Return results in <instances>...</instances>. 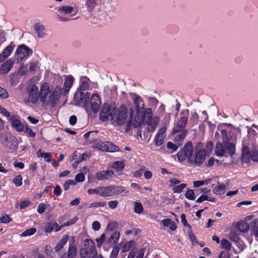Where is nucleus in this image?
<instances>
[{"label": "nucleus", "instance_id": "obj_42", "mask_svg": "<svg viewBox=\"0 0 258 258\" xmlns=\"http://www.w3.org/2000/svg\"><path fill=\"white\" fill-rule=\"evenodd\" d=\"M186 184L181 183L178 185L175 186L173 188V191L174 193H180L182 190L186 187Z\"/></svg>", "mask_w": 258, "mask_h": 258}, {"label": "nucleus", "instance_id": "obj_3", "mask_svg": "<svg viewBox=\"0 0 258 258\" xmlns=\"http://www.w3.org/2000/svg\"><path fill=\"white\" fill-rule=\"evenodd\" d=\"M58 14L56 15L57 19L60 22H67L71 20L69 17H74L77 15L78 9L77 7L69 5H63L55 9Z\"/></svg>", "mask_w": 258, "mask_h": 258}, {"label": "nucleus", "instance_id": "obj_13", "mask_svg": "<svg viewBox=\"0 0 258 258\" xmlns=\"http://www.w3.org/2000/svg\"><path fill=\"white\" fill-rule=\"evenodd\" d=\"M97 147L98 149L108 152H114L119 150V147L110 142L99 141L97 143Z\"/></svg>", "mask_w": 258, "mask_h": 258}, {"label": "nucleus", "instance_id": "obj_44", "mask_svg": "<svg viewBox=\"0 0 258 258\" xmlns=\"http://www.w3.org/2000/svg\"><path fill=\"white\" fill-rule=\"evenodd\" d=\"M225 188V185L221 184L217 185L213 189V192L217 195H220L221 192L224 190Z\"/></svg>", "mask_w": 258, "mask_h": 258}, {"label": "nucleus", "instance_id": "obj_30", "mask_svg": "<svg viewBox=\"0 0 258 258\" xmlns=\"http://www.w3.org/2000/svg\"><path fill=\"white\" fill-rule=\"evenodd\" d=\"M35 30L37 33V36L39 37L42 38L45 36L44 30L45 29V26L39 23H36L34 25Z\"/></svg>", "mask_w": 258, "mask_h": 258}, {"label": "nucleus", "instance_id": "obj_43", "mask_svg": "<svg viewBox=\"0 0 258 258\" xmlns=\"http://www.w3.org/2000/svg\"><path fill=\"white\" fill-rule=\"evenodd\" d=\"M194 195V190L192 189H188L186 191L185 194V197H186V198L189 200H194L196 198Z\"/></svg>", "mask_w": 258, "mask_h": 258}, {"label": "nucleus", "instance_id": "obj_51", "mask_svg": "<svg viewBox=\"0 0 258 258\" xmlns=\"http://www.w3.org/2000/svg\"><path fill=\"white\" fill-rule=\"evenodd\" d=\"M28 134V135L31 138H35L36 134L34 132H33L32 129L28 127L27 125H25V130L23 131Z\"/></svg>", "mask_w": 258, "mask_h": 258}, {"label": "nucleus", "instance_id": "obj_39", "mask_svg": "<svg viewBox=\"0 0 258 258\" xmlns=\"http://www.w3.org/2000/svg\"><path fill=\"white\" fill-rule=\"evenodd\" d=\"M119 250V246L117 245H114L110 254L109 258H117Z\"/></svg>", "mask_w": 258, "mask_h": 258}, {"label": "nucleus", "instance_id": "obj_1", "mask_svg": "<svg viewBox=\"0 0 258 258\" xmlns=\"http://www.w3.org/2000/svg\"><path fill=\"white\" fill-rule=\"evenodd\" d=\"M74 79L71 76H67L65 79L63 88L60 86L54 87L49 83H43L40 88L39 100L42 103L47 102L54 107L59 101L61 96L66 95L72 87Z\"/></svg>", "mask_w": 258, "mask_h": 258}, {"label": "nucleus", "instance_id": "obj_21", "mask_svg": "<svg viewBox=\"0 0 258 258\" xmlns=\"http://www.w3.org/2000/svg\"><path fill=\"white\" fill-rule=\"evenodd\" d=\"M147 118L144 114L141 113V115L138 114V113H137L136 115H135L132 122V125L133 127L135 128L139 127L141 125L142 123L143 122L145 119H146ZM128 126H131L132 124L130 125V122H127Z\"/></svg>", "mask_w": 258, "mask_h": 258}, {"label": "nucleus", "instance_id": "obj_14", "mask_svg": "<svg viewBox=\"0 0 258 258\" xmlns=\"http://www.w3.org/2000/svg\"><path fill=\"white\" fill-rule=\"evenodd\" d=\"M126 117L127 109L124 106H121L117 110L116 109L115 118L118 125L123 124L125 122Z\"/></svg>", "mask_w": 258, "mask_h": 258}, {"label": "nucleus", "instance_id": "obj_2", "mask_svg": "<svg viewBox=\"0 0 258 258\" xmlns=\"http://www.w3.org/2000/svg\"><path fill=\"white\" fill-rule=\"evenodd\" d=\"M113 0H85V6L89 12L94 10L99 12V15L104 17L108 13L115 11V5L113 4Z\"/></svg>", "mask_w": 258, "mask_h": 258}, {"label": "nucleus", "instance_id": "obj_28", "mask_svg": "<svg viewBox=\"0 0 258 258\" xmlns=\"http://www.w3.org/2000/svg\"><path fill=\"white\" fill-rule=\"evenodd\" d=\"M175 137L174 141L176 144L179 146L182 145V142L187 135L186 130H181Z\"/></svg>", "mask_w": 258, "mask_h": 258}, {"label": "nucleus", "instance_id": "obj_45", "mask_svg": "<svg viewBox=\"0 0 258 258\" xmlns=\"http://www.w3.org/2000/svg\"><path fill=\"white\" fill-rule=\"evenodd\" d=\"M81 258H89L90 254L88 248H82L80 251Z\"/></svg>", "mask_w": 258, "mask_h": 258}, {"label": "nucleus", "instance_id": "obj_4", "mask_svg": "<svg viewBox=\"0 0 258 258\" xmlns=\"http://www.w3.org/2000/svg\"><path fill=\"white\" fill-rule=\"evenodd\" d=\"M235 152V145L230 142L217 143L215 148V153L219 157L232 156Z\"/></svg>", "mask_w": 258, "mask_h": 258}, {"label": "nucleus", "instance_id": "obj_8", "mask_svg": "<svg viewBox=\"0 0 258 258\" xmlns=\"http://www.w3.org/2000/svg\"><path fill=\"white\" fill-rule=\"evenodd\" d=\"M189 110L187 109L182 110L180 112V117L177 120L175 126L173 130V133L176 134L179 133L181 130H183L185 127L188 120Z\"/></svg>", "mask_w": 258, "mask_h": 258}, {"label": "nucleus", "instance_id": "obj_40", "mask_svg": "<svg viewBox=\"0 0 258 258\" xmlns=\"http://www.w3.org/2000/svg\"><path fill=\"white\" fill-rule=\"evenodd\" d=\"M221 247L223 249L230 250L231 247V244L228 240L223 239L221 241Z\"/></svg>", "mask_w": 258, "mask_h": 258}, {"label": "nucleus", "instance_id": "obj_18", "mask_svg": "<svg viewBox=\"0 0 258 258\" xmlns=\"http://www.w3.org/2000/svg\"><path fill=\"white\" fill-rule=\"evenodd\" d=\"M166 131V127L165 126H163L158 130L154 140L156 146H160L164 143L166 136L165 134Z\"/></svg>", "mask_w": 258, "mask_h": 258}, {"label": "nucleus", "instance_id": "obj_41", "mask_svg": "<svg viewBox=\"0 0 258 258\" xmlns=\"http://www.w3.org/2000/svg\"><path fill=\"white\" fill-rule=\"evenodd\" d=\"M134 212L137 214H141L143 212V207L142 205L138 202L134 203Z\"/></svg>", "mask_w": 258, "mask_h": 258}, {"label": "nucleus", "instance_id": "obj_22", "mask_svg": "<svg viewBox=\"0 0 258 258\" xmlns=\"http://www.w3.org/2000/svg\"><path fill=\"white\" fill-rule=\"evenodd\" d=\"M148 123L147 130L149 132H153L156 128V126L159 121V118L158 116H155L150 118H146Z\"/></svg>", "mask_w": 258, "mask_h": 258}, {"label": "nucleus", "instance_id": "obj_55", "mask_svg": "<svg viewBox=\"0 0 258 258\" xmlns=\"http://www.w3.org/2000/svg\"><path fill=\"white\" fill-rule=\"evenodd\" d=\"M39 69L37 62L30 63L29 70L31 72H36Z\"/></svg>", "mask_w": 258, "mask_h": 258}, {"label": "nucleus", "instance_id": "obj_10", "mask_svg": "<svg viewBox=\"0 0 258 258\" xmlns=\"http://www.w3.org/2000/svg\"><path fill=\"white\" fill-rule=\"evenodd\" d=\"M89 95L88 93H85L83 91L78 90L74 95L75 102L78 104H83L88 113L90 112V108L88 105Z\"/></svg>", "mask_w": 258, "mask_h": 258}, {"label": "nucleus", "instance_id": "obj_53", "mask_svg": "<svg viewBox=\"0 0 258 258\" xmlns=\"http://www.w3.org/2000/svg\"><path fill=\"white\" fill-rule=\"evenodd\" d=\"M212 149L213 144L212 142H208L206 145V149H204L206 150V154L208 155H209L212 152Z\"/></svg>", "mask_w": 258, "mask_h": 258}, {"label": "nucleus", "instance_id": "obj_49", "mask_svg": "<svg viewBox=\"0 0 258 258\" xmlns=\"http://www.w3.org/2000/svg\"><path fill=\"white\" fill-rule=\"evenodd\" d=\"M210 179L206 180H199V181H195L193 182V184L194 187H200L205 184H208Z\"/></svg>", "mask_w": 258, "mask_h": 258}, {"label": "nucleus", "instance_id": "obj_20", "mask_svg": "<svg viewBox=\"0 0 258 258\" xmlns=\"http://www.w3.org/2000/svg\"><path fill=\"white\" fill-rule=\"evenodd\" d=\"M9 120L12 121V125L16 131L22 132L25 130V125L17 118V116L15 114L12 115V117L10 118Z\"/></svg>", "mask_w": 258, "mask_h": 258}, {"label": "nucleus", "instance_id": "obj_60", "mask_svg": "<svg viewBox=\"0 0 258 258\" xmlns=\"http://www.w3.org/2000/svg\"><path fill=\"white\" fill-rule=\"evenodd\" d=\"M78 218L77 217H75L72 219H70L68 220L66 223H64L62 226L63 227L66 226H70L73 224H74L78 220Z\"/></svg>", "mask_w": 258, "mask_h": 258}, {"label": "nucleus", "instance_id": "obj_56", "mask_svg": "<svg viewBox=\"0 0 258 258\" xmlns=\"http://www.w3.org/2000/svg\"><path fill=\"white\" fill-rule=\"evenodd\" d=\"M0 113L7 117L9 120L12 117V115H11L10 113L3 107H2L0 109Z\"/></svg>", "mask_w": 258, "mask_h": 258}, {"label": "nucleus", "instance_id": "obj_9", "mask_svg": "<svg viewBox=\"0 0 258 258\" xmlns=\"http://www.w3.org/2000/svg\"><path fill=\"white\" fill-rule=\"evenodd\" d=\"M193 153V148L191 142H187L184 147L178 152L176 156L179 162H182L186 159H188L192 157Z\"/></svg>", "mask_w": 258, "mask_h": 258}, {"label": "nucleus", "instance_id": "obj_11", "mask_svg": "<svg viewBox=\"0 0 258 258\" xmlns=\"http://www.w3.org/2000/svg\"><path fill=\"white\" fill-rule=\"evenodd\" d=\"M207 155L205 149H199L196 152L195 156L189 158V162L192 165H200L204 162Z\"/></svg>", "mask_w": 258, "mask_h": 258}, {"label": "nucleus", "instance_id": "obj_47", "mask_svg": "<svg viewBox=\"0 0 258 258\" xmlns=\"http://www.w3.org/2000/svg\"><path fill=\"white\" fill-rule=\"evenodd\" d=\"M229 238L231 240L234 242H237L239 240L238 235L234 231H232L230 233Z\"/></svg>", "mask_w": 258, "mask_h": 258}, {"label": "nucleus", "instance_id": "obj_33", "mask_svg": "<svg viewBox=\"0 0 258 258\" xmlns=\"http://www.w3.org/2000/svg\"><path fill=\"white\" fill-rule=\"evenodd\" d=\"M88 81L89 79L86 77L82 78L81 80V84L79 90L82 91L87 90L89 89Z\"/></svg>", "mask_w": 258, "mask_h": 258}, {"label": "nucleus", "instance_id": "obj_59", "mask_svg": "<svg viewBox=\"0 0 258 258\" xmlns=\"http://www.w3.org/2000/svg\"><path fill=\"white\" fill-rule=\"evenodd\" d=\"M87 192H88V194L89 195H92V194H95L97 195L98 196H99V193H100L99 186H98L95 188H94V189H92V188L88 189L87 190Z\"/></svg>", "mask_w": 258, "mask_h": 258}, {"label": "nucleus", "instance_id": "obj_37", "mask_svg": "<svg viewBox=\"0 0 258 258\" xmlns=\"http://www.w3.org/2000/svg\"><path fill=\"white\" fill-rule=\"evenodd\" d=\"M37 231L36 228H31L24 231L21 235V237L30 236L34 234Z\"/></svg>", "mask_w": 258, "mask_h": 258}, {"label": "nucleus", "instance_id": "obj_34", "mask_svg": "<svg viewBox=\"0 0 258 258\" xmlns=\"http://www.w3.org/2000/svg\"><path fill=\"white\" fill-rule=\"evenodd\" d=\"M252 224V233L255 236L256 240L258 241V220H253Z\"/></svg>", "mask_w": 258, "mask_h": 258}, {"label": "nucleus", "instance_id": "obj_32", "mask_svg": "<svg viewBox=\"0 0 258 258\" xmlns=\"http://www.w3.org/2000/svg\"><path fill=\"white\" fill-rule=\"evenodd\" d=\"M237 228L241 232H246L249 230L248 224L245 222L240 221L237 224Z\"/></svg>", "mask_w": 258, "mask_h": 258}, {"label": "nucleus", "instance_id": "obj_19", "mask_svg": "<svg viewBox=\"0 0 258 258\" xmlns=\"http://www.w3.org/2000/svg\"><path fill=\"white\" fill-rule=\"evenodd\" d=\"M114 173L111 170H103L97 172L95 174V178L98 180H108L111 178Z\"/></svg>", "mask_w": 258, "mask_h": 258}, {"label": "nucleus", "instance_id": "obj_48", "mask_svg": "<svg viewBox=\"0 0 258 258\" xmlns=\"http://www.w3.org/2000/svg\"><path fill=\"white\" fill-rule=\"evenodd\" d=\"M12 220V218L8 215H3L0 218V223L7 224Z\"/></svg>", "mask_w": 258, "mask_h": 258}, {"label": "nucleus", "instance_id": "obj_5", "mask_svg": "<svg viewBox=\"0 0 258 258\" xmlns=\"http://www.w3.org/2000/svg\"><path fill=\"white\" fill-rule=\"evenodd\" d=\"M133 101L134 103L137 113L138 114H144L148 118H150L153 116L151 108H147L145 109V102L140 96L137 94H134Z\"/></svg>", "mask_w": 258, "mask_h": 258}, {"label": "nucleus", "instance_id": "obj_36", "mask_svg": "<svg viewBox=\"0 0 258 258\" xmlns=\"http://www.w3.org/2000/svg\"><path fill=\"white\" fill-rule=\"evenodd\" d=\"M134 241L133 240H130L124 243L121 248V251L123 253L128 251L133 246Z\"/></svg>", "mask_w": 258, "mask_h": 258}, {"label": "nucleus", "instance_id": "obj_62", "mask_svg": "<svg viewBox=\"0 0 258 258\" xmlns=\"http://www.w3.org/2000/svg\"><path fill=\"white\" fill-rule=\"evenodd\" d=\"M199 120V116L198 114L196 112H194L192 114L190 120L192 121L195 124H197Z\"/></svg>", "mask_w": 258, "mask_h": 258}, {"label": "nucleus", "instance_id": "obj_7", "mask_svg": "<svg viewBox=\"0 0 258 258\" xmlns=\"http://www.w3.org/2000/svg\"><path fill=\"white\" fill-rule=\"evenodd\" d=\"M116 108L109 104H105L100 110V119L105 121L108 119L113 120L115 118Z\"/></svg>", "mask_w": 258, "mask_h": 258}, {"label": "nucleus", "instance_id": "obj_29", "mask_svg": "<svg viewBox=\"0 0 258 258\" xmlns=\"http://www.w3.org/2000/svg\"><path fill=\"white\" fill-rule=\"evenodd\" d=\"M69 239L68 235H64L62 239L59 241L54 247L55 251L57 252L59 251L67 243L68 240Z\"/></svg>", "mask_w": 258, "mask_h": 258}, {"label": "nucleus", "instance_id": "obj_24", "mask_svg": "<svg viewBox=\"0 0 258 258\" xmlns=\"http://www.w3.org/2000/svg\"><path fill=\"white\" fill-rule=\"evenodd\" d=\"M14 49V46L9 45L7 46L0 54V62H3L8 58Z\"/></svg>", "mask_w": 258, "mask_h": 258}, {"label": "nucleus", "instance_id": "obj_61", "mask_svg": "<svg viewBox=\"0 0 258 258\" xmlns=\"http://www.w3.org/2000/svg\"><path fill=\"white\" fill-rule=\"evenodd\" d=\"M46 209V207L45 204L43 203H40L37 208V211L39 214H42L44 212Z\"/></svg>", "mask_w": 258, "mask_h": 258}, {"label": "nucleus", "instance_id": "obj_6", "mask_svg": "<svg viewBox=\"0 0 258 258\" xmlns=\"http://www.w3.org/2000/svg\"><path fill=\"white\" fill-rule=\"evenodd\" d=\"M99 196L107 197L121 194L124 191V188L121 186L110 185L108 186H99Z\"/></svg>", "mask_w": 258, "mask_h": 258}, {"label": "nucleus", "instance_id": "obj_54", "mask_svg": "<svg viewBox=\"0 0 258 258\" xmlns=\"http://www.w3.org/2000/svg\"><path fill=\"white\" fill-rule=\"evenodd\" d=\"M9 97L8 92L0 87V98L6 99Z\"/></svg>", "mask_w": 258, "mask_h": 258}, {"label": "nucleus", "instance_id": "obj_26", "mask_svg": "<svg viewBox=\"0 0 258 258\" xmlns=\"http://www.w3.org/2000/svg\"><path fill=\"white\" fill-rule=\"evenodd\" d=\"M62 227V225L59 226L58 224L56 222H50L45 226V232L46 233H50L53 230H54L55 231L57 232L60 231Z\"/></svg>", "mask_w": 258, "mask_h": 258}, {"label": "nucleus", "instance_id": "obj_50", "mask_svg": "<svg viewBox=\"0 0 258 258\" xmlns=\"http://www.w3.org/2000/svg\"><path fill=\"white\" fill-rule=\"evenodd\" d=\"M14 183L17 186H20L22 184V177L21 175L17 176L13 180Z\"/></svg>", "mask_w": 258, "mask_h": 258}, {"label": "nucleus", "instance_id": "obj_46", "mask_svg": "<svg viewBox=\"0 0 258 258\" xmlns=\"http://www.w3.org/2000/svg\"><path fill=\"white\" fill-rule=\"evenodd\" d=\"M106 205V203L105 202H93L90 204L89 206V208H93V207H104Z\"/></svg>", "mask_w": 258, "mask_h": 258}, {"label": "nucleus", "instance_id": "obj_17", "mask_svg": "<svg viewBox=\"0 0 258 258\" xmlns=\"http://www.w3.org/2000/svg\"><path fill=\"white\" fill-rule=\"evenodd\" d=\"M120 234L118 231L113 232L108 239L105 242V245L103 246L104 249L108 251L109 247H106V245H108L109 246L113 245V244L116 245L119 240Z\"/></svg>", "mask_w": 258, "mask_h": 258}, {"label": "nucleus", "instance_id": "obj_27", "mask_svg": "<svg viewBox=\"0 0 258 258\" xmlns=\"http://www.w3.org/2000/svg\"><path fill=\"white\" fill-rule=\"evenodd\" d=\"M250 159L251 154L250 150L247 147L244 146L242 149L241 160L243 162L247 163L250 161Z\"/></svg>", "mask_w": 258, "mask_h": 258}, {"label": "nucleus", "instance_id": "obj_16", "mask_svg": "<svg viewBox=\"0 0 258 258\" xmlns=\"http://www.w3.org/2000/svg\"><path fill=\"white\" fill-rule=\"evenodd\" d=\"M90 104V107L89 108L90 111H92L94 113L97 112L101 104V100L97 93H94L92 95ZM88 105L89 106L88 104Z\"/></svg>", "mask_w": 258, "mask_h": 258}, {"label": "nucleus", "instance_id": "obj_12", "mask_svg": "<svg viewBox=\"0 0 258 258\" xmlns=\"http://www.w3.org/2000/svg\"><path fill=\"white\" fill-rule=\"evenodd\" d=\"M30 52L32 53V50L28 46L25 45H21L18 47L15 55L18 60L23 61L28 57Z\"/></svg>", "mask_w": 258, "mask_h": 258}, {"label": "nucleus", "instance_id": "obj_58", "mask_svg": "<svg viewBox=\"0 0 258 258\" xmlns=\"http://www.w3.org/2000/svg\"><path fill=\"white\" fill-rule=\"evenodd\" d=\"M85 180V175L82 173H79L76 175L75 181L77 182H83Z\"/></svg>", "mask_w": 258, "mask_h": 258}, {"label": "nucleus", "instance_id": "obj_38", "mask_svg": "<svg viewBox=\"0 0 258 258\" xmlns=\"http://www.w3.org/2000/svg\"><path fill=\"white\" fill-rule=\"evenodd\" d=\"M91 245L88 247V251L89 253H92L93 254L92 258H97L98 256H99L97 254V251L96 249V247L95 246L94 243L91 241Z\"/></svg>", "mask_w": 258, "mask_h": 258}, {"label": "nucleus", "instance_id": "obj_63", "mask_svg": "<svg viewBox=\"0 0 258 258\" xmlns=\"http://www.w3.org/2000/svg\"><path fill=\"white\" fill-rule=\"evenodd\" d=\"M27 70V66L22 64L19 69L18 73L21 75H24Z\"/></svg>", "mask_w": 258, "mask_h": 258}, {"label": "nucleus", "instance_id": "obj_31", "mask_svg": "<svg viewBox=\"0 0 258 258\" xmlns=\"http://www.w3.org/2000/svg\"><path fill=\"white\" fill-rule=\"evenodd\" d=\"M77 247L72 244H70L69 247L67 252L68 258H75L77 255Z\"/></svg>", "mask_w": 258, "mask_h": 258}, {"label": "nucleus", "instance_id": "obj_15", "mask_svg": "<svg viewBox=\"0 0 258 258\" xmlns=\"http://www.w3.org/2000/svg\"><path fill=\"white\" fill-rule=\"evenodd\" d=\"M39 92H38V87L35 85H32L28 91L29 95L27 99L28 102H31L33 104H36L39 98Z\"/></svg>", "mask_w": 258, "mask_h": 258}, {"label": "nucleus", "instance_id": "obj_64", "mask_svg": "<svg viewBox=\"0 0 258 258\" xmlns=\"http://www.w3.org/2000/svg\"><path fill=\"white\" fill-rule=\"evenodd\" d=\"M118 204L117 201H111L108 202V206L111 209H114L117 207Z\"/></svg>", "mask_w": 258, "mask_h": 258}, {"label": "nucleus", "instance_id": "obj_57", "mask_svg": "<svg viewBox=\"0 0 258 258\" xmlns=\"http://www.w3.org/2000/svg\"><path fill=\"white\" fill-rule=\"evenodd\" d=\"M118 226V224L117 222L115 221L110 222L107 227V229L109 231H112Z\"/></svg>", "mask_w": 258, "mask_h": 258}, {"label": "nucleus", "instance_id": "obj_25", "mask_svg": "<svg viewBox=\"0 0 258 258\" xmlns=\"http://www.w3.org/2000/svg\"><path fill=\"white\" fill-rule=\"evenodd\" d=\"M6 145L10 149H14L17 148L18 143L15 137L12 136H7L6 138Z\"/></svg>", "mask_w": 258, "mask_h": 258}, {"label": "nucleus", "instance_id": "obj_35", "mask_svg": "<svg viewBox=\"0 0 258 258\" xmlns=\"http://www.w3.org/2000/svg\"><path fill=\"white\" fill-rule=\"evenodd\" d=\"M111 167L116 171H120L122 170L124 164L121 161H115L112 163Z\"/></svg>", "mask_w": 258, "mask_h": 258}, {"label": "nucleus", "instance_id": "obj_23", "mask_svg": "<svg viewBox=\"0 0 258 258\" xmlns=\"http://www.w3.org/2000/svg\"><path fill=\"white\" fill-rule=\"evenodd\" d=\"M14 64L13 60L9 59L3 63L0 68V74L5 75L8 74L12 69Z\"/></svg>", "mask_w": 258, "mask_h": 258}, {"label": "nucleus", "instance_id": "obj_52", "mask_svg": "<svg viewBox=\"0 0 258 258\" xmlns=\"http://www.w3.org/2000/svg\"><path fill=\"white\" fill-rule=\"evenodd\" d=\"M105 236L104 234H102L100 237L99 238L96 239V242H97V245L98 247H100L106 241H105Z\"/></svg>", "mask_w": 258, "mask_h": 258}]
</instances>
